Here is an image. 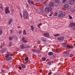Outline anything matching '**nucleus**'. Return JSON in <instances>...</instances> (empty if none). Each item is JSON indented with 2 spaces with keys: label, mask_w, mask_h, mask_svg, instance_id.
<instances>
[{
  "label": "nucleus",
  "mask_w": 75,
  "mask_h": 75,
  "mask_svg": "<svg viewBox=\"0 0 75 75\" xmlns=\"http://www.w3.org/2000/svg\"><path fill=\"white\" fill-rule=\"evenodd\" d=\"M13 54L8 52L7 53V54H6L5 55V57L6 58V60L8 62L11 61L13 58L11 57H13Z\"/></svg>",
  "instance_id": "f257e3e1"
},
{
  "label": "nucleus",
  "mask_w": 75,
  "mask_h": 75,
  "mask_svg": "<svg viewBox=\"0 0 75 75\" xmlns=\"http://www.w3.org/2000/svg\"><path fill=\"white\" fill-rule=\"evenodd\" d=\"M23 17L24 19H28V14L27 11L24 10L23 11Z\"/></svg>",
  "instance_id": "f03ea898"
},
{
  "label": "nucleus",
  "mask_w": 75,
  "mask_h": 75,
  "mask_svg": "<svg viewBox=\"0 0 75 75\" xmlns=\"http://www.w3.org/2000/svg\"><path fill=\"white\" fill-rule=\"evenodd\" d=\"M5 12L6 14H7V13H9L10 11L8 10V7H6L5 8Z\"/></svg>",
  "instance_id": "7ed1b4c3"
},
{
  "label": "nucleus",
  "mask_w": 75,
  "mask_h": 75,
  "mask_svg": "<svg viewBox=\"0 0 75 75\" xmlns=\"http://www.w3.org/2000/svg\"><path fill=\"white\" fill-rule=\"evenodd\" d=\"M57 40L59 41H62L63 40H64V37L62 36L60 37H58L57 38Z\"/></svg>",
  "instance_id": "20e7f679"
},
{
  "label": "nucleus",
  "mask_w": 75,
  "mask_h": 75,
  "mask_svg": "<svg viewBox=\"0 0 75 75\" xmlns=\"http://www.w3.org/2000/svg\"><path fill=\"white\" fill-rule=\"evenodd\" d=\"M65 16V14L60 13L58 16V17H64Z\"/></svg>",
  "instance_id": "39448f33"
},
{
  "label": "nucleus",
  "mask_w": 75,
  "mask_h": 75,
  "mask_svg": "<svg viewBox=\"0 0 75 75\" xmlns=\"http://www.w3.org/2000/svg\"><path fill=\"white\" fill-rule=\"evenodd\" d=\"M44 36L46 37H49L50 36V34L49 33H44Z\"/></svg>",
  "instance_id": "423d86ee"
},
{
  "label": "nucleus",
  "mask_w": 75,
  "mask_h": 75,
  "mask_svg": "<svg viewBox=\"0 0 75 75\" xmlns=\"http://www.w3.org/2000/svg\"><path fill=\"white\" fill-rule=\"evenodd\" d=\"M22 41L23 42H25V43H26V42H28L27 40L24 38L23 37L22 38Z\"/></svg>",
  "instance_id": "0eeeda50"
},
{
  "label": "nucleus",
  "mask_w": 75,
  "mask_h": 75,
  "mask_svg": "<svg viewBox=\"0 0 75 75\" xmlns=\"http://www.w3.org/2000/svg\"><path fill=\"white\" fill-rule=\"evenodd\" d=\"M5 51H6V49L5 48H3L1 49L0 52L1 54H3Z\"/></svg>",
  "instance_id": "6e6552de"
},
{
  "label": "nucleus",
  "mask_w": 75,
  "mask_h": 75,
  "mask_svg": "<svg viewBox=\"0 0 75 75\" xmlns=\"http://www.w3.org/2000/svg\"><path fill=\"white\" fill-rule=\"evenodd\" d=\"M12 22H13V19L11 18L8 23V25H10V24H11Z\"/></svg>",
  "instance_id": "1a4fd4ad"
},
{
  "label": "nucleus",
  "mask_w": 75,
  "mask_h": 75,
  "mask_svg": "<svg viewBox=\"0 0 75 75\" xmlns=\"http://www.w3.org/2000/svg\"><path fill=\"white\" fill-rule=\"evenodd\" d=\"M52 63H54L53 61H52V62L49 61L47 62V65H51V64H52Z\"/></svg>",
  "instance_id": "9d476101"
},
{
  "label": "nucleus",
  "mask_w": 75,
  "mask_h": 75,
  "mask_svg": "<svg viewBox=\"0 0 75 75\" xmlns=\"http://www.w3.org/2000/svg\"><path fill=\"white\" fill-rule=\"evenodd\" d=\"M67 48H69V49H72L74 48L73 46H70L69 45H68L67 46Z\"/></svg>",
  "instance_id": "9b49d317"
},
{
  "label": "nucleus",
  "mask_w": 75,
  "mask_h": 75,
  "mask_svg": "<svg viewBox=\"0 0 75 75\" xmlns=\"http://www.w3.org/2000/svg\"><path fill=\"white\" fill-rule=\"evenodd\" d=\"M70 25L71 26V27H72V26H74L75 25V23L71 22L70 23Z\"/></svg>",
  "instance_id": "f8f14e48"
},
{
  "label": "nucleus",
  "mask_w": 75,
  "mask_h": 75,
  "mask_svg": "<svg viewBox=\"0 0 75 75\" xmlns=\"http://www.w3.org/2000/svg\"><path fill=\"white\" fill-rule=\"evenodd\" d=\"M54 6V4L53 2H50L49 4V6L50 7H53Z\"/></svg>",
  "instance_id": "ddd939ff"
},
{
  "label": "nucleus",
  "mask_w": 75,
  "mask_h": 75,
  "mask_svg": "<svg viewBox=\"0 0 75 75\" xmlns=\"http://www.w3.org/2000/svg\"><path fill=\"white\" fill-rule=\"evenodd\" d=\"M67 45H67V44H66V43H64L63 45V46L64 48H66V47L67 48Z\"/></svg>",
  "instance_id": "4468645a"
},
{
  "label": "nucleus",
  "mask_w": 75,
  "mask_h": 75,
  "mask_svg": "<svg viewBox=\"0 0 75 75\" xmlns=\"http://www.w3.org/2000/svg\"><path fill=\"white\" fill-rule=\"evenodd\" d=\"M74 1H75L74 0L71 1L69 2V3L70 4H73L74 3Z\"/></svg>",
  "instance_id": "2eb2a0df"
},
{
  "label": "nucleus",
  "mask_w": 75,
  "mask_h": 75,
  "mask_svg": "<svg viewBox=\"0 0 75 75\" xmlns=\"http://www.w3.org/2000/svg\"><path fill=\"white\" fill-rule=\"evenodd\" d=\"M64 7L66 8H67L69 7V5L68 4H65L64 5Z\"/></svg>",
  "instance_id": "dca6fc26"
},
{
  "label": "nucleus",
  "mask_w": 75,
  "mask_h": 75,
  "mask_svg": "<svg viewBox=\"0 0 75 75\" xmlns=\"http://www.w3.org/2000/svg\"><path fill=\"white\" fill-rule=\"evenodd\" d=\"M53 54H54V53L52 52H49L48 53V55H49V56L52 55H53Z\"/></svg>",
  "instance_id": "f3484780"
},
{
  "label": "nucleus",
  "mask_w": 75,
  "mask_h": 75,
  "mask_svg": "<svg viewBox=\"0 0 75 75\" xmlns=\"http://www.w3.org/2000/svg\"><path fill=\"white\" fill-rule=\"evenodd\" d=\"M41 40L43 41H44L45 42H46V39L44 37H42L41 38Z\"/></svg>",
  "instance_id": "a211bd4d"
},
{
  "label": "nucleus",
  "mask_w": 75,
  "mask_h": 75,
  "mask_svg": "<svg viewBox=\"0 0 75 75\" xmlns=\"http://www.w3.org/2000/svg\"><path fill=\"white\" fill-rule=\"evenodd\" d=\"M21 49H24V45L23 44H22L21 45Z\"/></svg>",
  "instance_id": "6ab92c4d"
},
{
  "label": "nucleus",
  "mask_w": 75,
  "mask_h": 75,
  "mask_svg": "<svg viewBox=\"0 0 75 75\" xmlns=\"http://www.w3.org/2000/svg\"><path fill=\"white\" fill-rule=\"evenodd\" d=\"M30 27L31 28V30L32 31H34V27H33V25H31Z\"/></svg>",
  "instance_id": "aec40b11"
},
{
  "label": "nucleus",
  "mask_w": 75,
  "mask_h": 75,
  "mask_svg": "<svg viewBox=\"0 0 75 75\" xmlns=\"http://www.w3.org/2000/svg\"><path fill=\"white\" fill-rule=\"evenodd\" d=\"M28 59H29V58H28V57H25V61H28Z\"/></svg>",
  "instance_id": "412c9836"
},
{
  "label": "nucleus",
  "mask_w": 75,
  "mask_h": 75,
  "mask_svg": "<svg viewBox=\"0 0 75 75\" xmlns=\"http://www.w3.org/2000/svg\"><path fill=\"white\" fill-rule=\"evenodd\" d=\"M53 16L54 17L55 16H58V13L57 12H55L54 14L53 15Z\"/></svg>",
  "instance_id": "4be33fe9"
},
{
  "label": "nucleus",
  "mask_w": 75,
  "mask_h": 75,
  "mask_svg": "<svg viewBox=\"0 0 75 75\" xmlns=\"http://www.w3.org/2000/svg\"><path fill=\"white\" fill-rule=\"evenodd\" d=\"M42 59L43 61H45L46 60V58L45 57H42Z\"/></svg>",
  "instance_id": "5701e85b"
},
{
  "label": "nucleus",
  "mask_w": 75,
  "mask_h": 75,
  "mask_svg": "<svg viewBox=\"0 0 75 75\" xmlns=\"http://www.w3.org/2000/svg\"><path fill=\"white\" fill-rule=\"evenodd\" d=\"M9 40H13V37H9Z\"/></svg>",
  "instance_id": "b1692460"
},
{
  "label": "nucleus",
  "mask_w": 75,
  "mask_h": 75,
  "mask_svg": "<svg viewBox=\"0 0 75 75\" xmlns=\"http://www.w3.org/2000/svg\"><path fill=\"white\" fill-rule=\"evenodd\" d=\"M41 25H42V23H39L38 25V27L39 28H40V26Z\"/></svg>",
  "instance_id": "393cba45"
},
{
  "label": "nucleus",
  "mask_w": 75,
  "mask_h": 75,
  "mask_svg": "<svg viewBox=\"0 0 75 75\" xmlns=\"http://www.w3.org/2000/svg\"><path fill=\"white\" fill-rule=\"evenodd\" d=\"M23 34L25 35H26V31L25 30H24L23 32Z\"/></svg>",
  "instance_id": "a878e982"
},
{
  "label": "nucleus",
  "mask_w": 75,
  "mask_h": 75,
  "mask_svg": "<svg viewBox=\"0 0 75 75\" xmlns=\"http://www.w3.org/2000/svg\"><path fill=\"white\" fill-rule=\"evenodd\" d=\"M48 11H50L51 10H52V8L51 7H49L48 8Z\"/></svg>",
  "instance_id": "bb28decb"
},
{
  "label": "nucleus",
  "mask_w": 75,
  "mask_h": 75,
  "mask_svg": "<svg viewBox=\"0 0 75 75\" xmlns=\"http://www.w3.org/2000/svg\"><path fill=\"white\" fill-rule=\"evenodd\" d=\"M70 53L68 52H67L66 55L67 56H69V55Z\"/></svg>",
  "instance_id": "cd10ccee"
},
{
  "label": "nucleus",
  "mask_w": 75,
  "mask_h": 75,
  "mask_svg": "<svg viewBox=\"0 0 75 75\" xmlns=\"http://www.w3.org/2000/svg\"><path fill=\"white\" fill-rule=\"evenodd\" d=\"M56 2L57 3H59L60 1H59V0H56Z\"/></svg>",
  "instance_id": "c85d7f7f"
},
{
  "label": "nucleus",
  "mask_w": 75,
  "mask_h": 75,
  "mask_svg": "<svg viewBox=\"0 0 75 75\" xmlns=\"http://www.w3.org/2000/svg\"><path fill=\"white\" fill-rule=\"evenodd\" d=\"M59 33L56 34L54 35V37H57V36H59Z\"/></svg>",
  "instance_id": "c756f323"
},
{
  "label": "nucleus",
  "mask_w": 75,
  "mask_h": 75,
  "mask_svg": "<svg viewBox=\"0 0 75 75\" xmlns=\"http://www.w3.org/2000/svg\"><path fill=\"white\" fill-rule=\"evenodd\" d=\"M21 67H22L24 68H25V65H24V64H22L21 65Z\"/></svg>",
  "instance_id": "7c9ffc66"
},
{
  "label": "nucleus",
  "mask_w": 75,
  "mask_h": 75,
  "mask_svg": "<svg viewBox=\"0 0 75 75\" xmlns=\"http://www.w3.org/2000/svg\"><path fill=\"white\" fill-rule=\"evenodd\" d=\"M0 8H1V9H3V5L2 4H0Z\"/></svg>",
  "instance_id": "2f4dec72"
},
{
  "label": "nucleus",
  "mask_w": 75,
  "mask_h": 75,
  "mask_svg": "<svg viewBox=\"0 0 75 75\" xmlns=\"http://www.w3.org/2000/svg\"><path fill=\"white\" fill-rule=\"evenodd\" d=\"M3 33V32L2 31V30L0 29V35H1Z\"/></svg>",
  "instance_id": "473e14b6"
},
{
  "label": "nucleus",
  "mask_w": 75,
  "mask_h": 75,
  "mask_svg": "<svg viewBox=\"0 0 75 75\" xmlns=\"http://www.w3.org/2000/svg\"><path fill=\"white\" fill-rule=\"evenodd\" d=\"M36 52H37L38 54L40 53V50H38L37 51L36 50Z\"/></svg>",
  "instance_id": "72a5a7b5"
},
{
  "label": "nucleus",
  "mask_w": 75,
  "mask_h": 75,
  "mask_svg": "<svg viewBox=\"0 0 75 75\" xmlns=\"http://www.w3.org/2000/svg\"><path fill=\"white\" fill-rule=\"evenodd\" d=\"M5 45V44L4 43V42H3L2 43H1V46H2V47H3V46H4Z\"/></svg>",
  "instance_id": "f704fd0d"
},
{
  "label": "nucleus",
  "mask_w": 75,
  "mask_h": 75,
  "mask_svg": "<svg viewBox=\"0 0 75 75\" xmlns=\"http://www.w3.org/2000/svg\"><path fill=\"white\" fill-rule=\"evenodd\" d=\"M27 1L28 3V4L30 5L31 4V3H30V0H27Z\"/></svg>",
  "instance_id": "c9c22d12"
},
{
  "label": "nucleus",
  "mask_w": 75,
  "mask_h": 75,
  "mask_svg": "<svg viewBox=\"0 0 75 75\" xmlns=\"http://www.w3.org/2000/svg\"><path fill=\"white\" fill-rule=\"evenodd\" d=\"M71 12H74V11H75V10H74V9H71Z\"/></svg>",
  "instance_id": "e433bc0d"
},
{
  "label": "nucleus",
  "mask_w": 75,
  "mask_h": 75,
  "mask_svg": "<svg viewBox=\"0 0 75 75\" xmlns=\"http://www.w3.org/2000/svg\"><path fill=\"white\" fill-rule=\"evenodd\" d=\"M52 58H53V59H55L56 58V56H55V55H53L52 56Z\"/></svg>",
  "instance_id": "4c0bfd02"
},
{
  "label": "nucleus",
  "mask_w": 75,
  "mask_h": 75,
  "mask_svg": "<svg viewBox=\"0 0 75 75\" xmlns=\"http://www.w3.org/2000/svg\"><path fill=\"white\" fill-rule=\"evenodd\" d=\"M69 19L71 20V19H72V17L70 15L69 16Z\"/></svg>",
  "instance_id": "58836bf2"
},
{
  "label": "nucleus",
  "mask_w": 75,
  "mask_h": 75,
  "mask_svg": "<svg viewBox=\"0 0 75 75\" xmlns=\"http://www.w3.org/2000/svg\"><path fill=\"white\" fill-rule=\"evenodd\" d=\"M18 68L19 69H20V70H21V69H22V67H18Z\"/></svg>",
  "instance_id": "ea45409f"
},
{
  "label": "nucleus",
  "mask_w": 75,
  "mask_h": 75,
  "mask_svg": "<svg viewBox=\"0 0 75 75\" xmlns=\"http://www.w3.org/2000/svg\"><path fill=\"white\" fill-rule=\"evenodd\" d=\"M70 57H73V54H71L69 55Z\"/></svg>",
  "instance_id": "a19ab883"
},
{
  "label": "nucleus",
  "mask_w": 75,
  "mask_h": 75,
  "mask_svg": "<svg viewBox=\"0 0 75 75\" xmlns=\"http://www.w3.org/2000/svg\"><path fill=\"white\" fill-rule=\"evenodd\" d=\"M32 51L33 52H36V51H37V50H34L33 49H32Z\"/></svg>",
  "instance_id": "79ce46f5"
},
{
  "label": "nucleus",
  "mask_w": 75,
  "mask_h": 75,
  "mask_svg": "<svg viewBox=\"0 0 75 75\" xmlns=\"http://www.w3.org/2000/svg\"><path fill=\"white\" fill-rule=\"evenodd\" d=\"M10 34H12V33H13V30H10Z\"/></svg>",
  "instance_id": "37998d69"
},
{
  "label": "nucleus",
  "mask_w": 75,
  "mask_h": 75,
  "mask_svg": "<svg viewBox=\"0 0 75 75\" xmlns=\"http://www.w3.org/2000/svg\"><path fill=\"white\" fill-rule=\"evenodd\" d=\"M44 9V7H41V8H40V10H43Z\"/></svg>",
  "instance_id": "c03bdc74"
},
{
  "label": "nucleus",
  "mask_w": 75,
  "mask_h": 75,
  "mask_svg": "<svg viewBox=\"0 0 75 75\" xmlns=\"http://www.w3.org/2000/svg\"><path fill=\"white\" fill-rule=\"evenodd\" d=\"M11 43L10 42V43L9 44V47H11Z\"/></svg>",
  "instance_id": "a18cd8bd"
},
{
  "label": "nucleus",
  "mask_w": 75,
  "mask_h": 75,
  "mask_svg": "<svg viewBox=\"0 0 75 75\" xmlns=\"http://www.w3.org/2000/svg\"><path fill=\"white\" fill-rule=\"evenodd\" d=\"M67 51H64L63 52V53L64 54H67Z\"/></svg>",
  "instance_id": "49530a36"
},
{
  "label": "nucleus",
  "mask_w": 75,
  "mask_h": 75,
  "mask_svg": "<svg viewBox=\"0 0 75 75\" xmlns=\"http://www.w3.org/2000/svg\"><path fill=\"white\" fill-rule=\"evenodd\" d=\"M48 75H51L52 74V72H50L48 73Z\"/></svg>",
  "instance_id": "de8ad7c7"
},
{
  "label": "nucleus",
  "mask_w": 75,
  "mask_h": 75,
  "mask_svg": "<svg viewBox=\"0 0 75 75\" xmlns=\"http://www.w3.org/2000/svg\"><path fill=\"white\" fill-rule=\"evenodd\" d=\"M19 34H22V31H20L19 32Z\"/></svg>",
  "instance_id": "09e8293b"
},
{
  "label": "nucleus",
  "mask_w": 75,
  "mask_h": 75,
  "mask_svg": "<svg viewBox=\"0 0 75 75\" xmlns=\"http://www.w3.org/2000/svg\"><path fill=\"white\" fill-rule=\"evenodd\" d=\"M20 15L21 16V18H22V17H23V16H22V14H21V13H20Z\"/></svg>",
  "instance_id": "8fccbe9b"
},
{
  "label": "nucleus",
  "mask_w": 75,
  "mask_h": 75,
  "mask_svg": "<svg viewBox=\"0 0 75 75\" xmlns=\"http://www.w3.org/2000/svg\"><path fill=\"white\" fill-rule=\"evenodd\" d=\"M67 1V0H63L62 1L63 3H64V2H65V1Z\"/></svg>",
  "instance_id": "3c124183"
},
{
  "label": "nucleus",
  "mask_w": 75,
  "mask_h": 75,
  "mask_svg": "<svg viewBox=\"0 0 75 75\" xmlns=\"http://www.w3.org/2000/svg\"><path fill=\"white\" fill-rule=\"evenodd\" d=\"M26 7H28V4H27L26 5Z\"/></svg>",
  "instance_id": "603ef678"
},
{
  "label": "nucleus",
  "mask_w": 75,
  "mask_h": 75,
  "mask_svg": "<svg viewBox=\"0 0 75 75\" xmlns=\"http://www.w3.org/2000/svg\"><path fill=\"white\" fill-rule=\"evenodd\" d=\"M31 3L32 4H34V2H33V1H31Z\"/></svg>",
  "instance_id": "864d4df0"
},
{
  "label": "nucleus",
  "mask_w": 75,
  "mask_h": 75,
  "mask_svg": "<svg viewBox=\"0 0 75 75\" xmlns=\"http://www.w3.org/2000/svg\"><path fill=\"white\" fill-rule=\"evenodd\" d=\"M2 72H4V70H1Z\"/></svg>",
  "instance_id": "5fc2aeb1"
},
{
  "label": "nucleus",
  "mask_w": 75,
  "mask_h": 75,
  "mask_svg": "<svg viewBox=\"0 0 75 75\" xmlns=\"http://www.w3.org/2000/svg\"><path fill=\"white\" fill-rule=\"evenodd\" d=\"M42 70H40V73H42Z\"/></svg>",
  "instance_id": "6e6d98bb"
},
{
  "label": "nucleus",
  "mask_w": 75,
  "mask_h": 75,
  "mask_svg": "<svg viewBox=\"0 0 75 75\" xmlns=\"http://www.w3.org/2000/svg\"><path fill=\"white\" fill-rule=\"evenodd\" d=\"M50 17H51L52 16V14H50L49 15Z\"/></svg>",
  "instance_id": "4d7b16f0"
},
{
  "label": "nucleus",
  "mask_w": 75,
  "mask_h": 75,
  "mask_svg": "<svg viewBox=\"0 0 75 75\" xmlns=\"http://www.w3.org/2000/svg\"><path fill=\"white\" fill-rule=\"evenodd\" d=\"M58 49H56V51H58Z\"/></svg>",
  "instance_id": "13d9d810"
},
{
  "label": "nucleus",
  "mask_w": 75,
  "mask_h": 75,
  "mask_svg": "<svg viewBox=\"0 0 75 75\" xmlns=\"http://www.w3.org/2000/svg\"><path fill=\"white\" fill-rule=\"evenodd\" d=\"M18 28H20V26H18Z\"/></svg>",
  "instance_id": "bf43d9fd"
},
{
  "label": "nucleus",
  "mask_w": 75,
  "mask_h": 75,
  "mask_svg": "<svg viewBox=\"0 0 75 75\" xmlns=\"http://www.w3.org/2000/svg\"><path fill=\"white\" fill-rule=\"evenodd\" d=\"M29 47V46L28 45L26 46V48H28Z\"/></svg>",
  "instance_id": "052dcab7"
},
{
  "label": "nucleus",
  "mask_w": 75,
  "mask_h": 75,
  "mask_svg": "<svg viewBox=\"0 0 75 75\" xmlns=\"http://www.w3.org/2000/svg\"><path fill=\"white\" fill-rule=\"evenodd\" d=\"M38 44H40V42H38Z\"/></svg>",
  "instance_id": "680f3d73"
},
{
  "label": "nucleus",
  "mask_w": 75,
  "mask_h": 75,
  "mask_svg": "<svg viewBox=\"0 0 75 75\" xmlns=\"http://www.w3.org/2000/svg\"><path fill=\"white\" fill-rule=\"evenodd\" d=\"M74 46H75V43L74 44Z\"/></svg>",
  "instance_id": "e2e57ef3"
},
{
  "label": "nucleus",
  "mask_w": 75,
  "mask_h": 75,
  "mask_svg": "<svg viewBox=\"0 0 75 75\" xmlns=\"http://www.w3.org/2000/svg\"><path fill=\"white\" fill-rule=\"evenodd\" d=\"M17 51H18V50H19V49H18L17 50Z\"/></svg>",
  "instance_id": "0e129e2a"
}]
</instances>
